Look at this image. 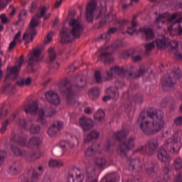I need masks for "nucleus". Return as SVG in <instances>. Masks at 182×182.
<instances>
[{"instance_id":"1","label":"nucleus","mask_w":182,"mask_h":182,"mask_svg":"<svg viewBox=\"0 0 182 182\" xmlns=\"http://www.w3.org/2000/svg\"><path fill=\"white\" fill-rule=\"evenodd\" d=\"M28 137L26 135H21L19 134L12 133L11 135L10 144L11 150L15 156L18 157H25L28 161H33L34 160H38L42 157V152L41 151H37L33 153H29L26 151H22L15 144H18V146H28L31 149H39L42 144V139L38 136H33L30 140L28 144L27 143ZM14 143L15 144H14Z\"/></svg>"},{"instance_id":"2","label":"nucleus","mask_w":182,"mask_h":182,"mask_svg":"<svg viewBox=\"0 0 182 182\" xmlns=\"http://www.w3.org/2000/svg\"><path fill=\"white\" fill-rule=\"evenodd\" d=\"M75 80L77 81V83L72 85L70 80L68 78H65L60 82L58 87L62 96L66 97L68 106L77 107L80 103L77 102V97H76L75 92H79V90L85 89L86 85H87V82L86 81L85 75L82 73L78 74Z\"/></svg>"},{"instance_id":"3","label":"nucleus","mask_w":182,"mask_h":182,"mask_svg":"<svg viewBox=\"0 0 182 182\" xmlns=\"http://www.w3.org/2000/svg\"><path fill=\"white\" fill-rule=\"evenodd\" d=\"M156 108H150L146 112H141L139 117L137 119L141 130L147 136L156 134L160 132V114Z\"/></svg>"},{"instance_id":"4","label":"nucleus","mask_w":182,"mask_h":182,"mask_svg":"<svg viewBox=\"0 0 182 182\" xmlns=\"http://www.w3.org/2000/svg\"><path fill=\"white\" fill-rule=\"evenodd\" d=\"M114 74L122 77H127V79H136L140 77V76H146V75L149 76L147 68L144 65L140 66L136 71H134V67L133 66H130L129 68H120L119 65H116L112 67L106 72L107 77L105 78V80H112Z\"/></svg>"},{"instance_id":"5","label":"nucleus","mask_w":182,"mask_h":182,"mask_svg":"<svg viewBox=\"0 0 182 182\" xmlns=\"http://www.w3.org/2000/svg\"><path fill=\"white\" fill-rule=\"evenodd\" d=\"M85 176L87 177L86 182H98L95 169L90 162L87 164L85 171L77 167L71 169L68 172L67 182H83Z\"/></svg>"},{"instance_id":"6","label":"nucleus","mask_w":182,"mask_h":182,"mask_svg":"<svg viewBox=\"0 0 182 182\" xmlns=\"http://www.w3.org/2000/svg\"><path fill=\"white\" fill-rule=\"evenodd\" d=\"M70 30L64 27L60 32L61 43H70L76 38H80L83 31V25L79 20L72 18L69 21Z\"/></svg>"},{"instance_id":"7","label":"nucleus","mask_w":182,"mask_h":182,"mask_svg":"<svg viewBox=\"0 0 182 182\" xmlns=\"http://www.w3.org/2000/svg\"><path fill=\"white\" fill-rule=\"evenodd\" d=\"M137 18L136 16H134L132 21L130 23V21L127 20H117V18L116 17V15L113 14V13H109L107 16H105L98 23L97 28L98 29H100V28H103L107 23H110V22H112L113 21L114 22H117L118 26L119 29H124L126 26H127L129 24L131 23V26H127V33L129 35H133L134 32L136 31L137 27V22L136 21V19Z\"/></svg>"},{"instance_id":"8","label":"nucleus","mask_w":182,"mask_h":182,"mask_svg":"<svg viewBox=\"0 0 182 182\" xmlns=\"http://www.w3.org/2000/svg\"><path fill=\"white\" fill-rule=\"evenodd\" d=\"M128 164L129 171H134V170L139 168L141 171L146 170V174L149 176V177H154V176H157V170H159L157 162L149 164L148 167L146 168V164H141L140 158H136L134 159H129L128 160Z\"/></svg>"},{"instance_id":"9","label":"nucleus","mask_w":182,"mask_h":182,"mask_svg":"<svg viewBox=\"0 0 182 182\" xmlns=\"http://www.w3.org/2000/svg\"><path fill=\"white\" fill-rule=\"evenodd\" d=\"M46 12H48V8L44 6L40 9V14H36L31 18L28 32L25 33L23 36V41H25V45L31 43V42L33 41V38L36 36V30H35V28L39 25V19L43 16H45Z\"/></svg>"},{"instance_id":"10","label":"nucleus","mask_w":182,"mask_h":182,"mask_svg":"<svg viewBox=\"0 0 182 182\" xmlns=\"http://www.w3.org/2000/svg\"><path fill=\"white\" fill-rule=\"evenodd\" d=\"M123 46H124V44L120 40L114 42L111 46L105 45L101 48V53L99 57L100 60L104 62V63H112L114 60L112 52L116 50V49H119V48H123Z\"/></svg>"},{"instance_id":"11","label":"nucleus","mask_w":182,"mask_h":182,"mask_svg":"<svg viewBox=\"0 0 182 182\" xmlns=\"http://www.w3.org/2000/svg\"><path fill=\"white\" fill-rule=\"evenodd\" d=\"M124 87V81L123 80H117L115 82V87H109L105 90L106 95L103 97V102L109 100H117L119 99V89Z\"/></svg>"},{"instance_id":"12","label":"nucleus","mask_w":182,"mask_h":182,"mask_svg":"<svg viewBox=\"0 0 182 182\" xmlns=\"http://www.w3.org/2000/svg\"><path fill=\"white\" fill-rule=\"evenodd\" d=\"M159 139L154 138L148 141L147 144L145 146H142L138 148L135 153H141L142 154H149V156H153L156 153L157 149H159Z\"/></svg>"},{"instance_id":"13","label":"nucleus","mask_w":182,"mask_h":182,"mask_svg":"<svg viewBox=\"0 0 182 182\" xmlns=\"http://www.w3.org/2000/svg\"><path fill=\"white\" fill-rule=\"evenodd\" d=\"M56 114V109L52 107H45L41 108L38 111V122L43 126V127H48L49 126V121L47 120L46 117H52Z\"/></svg>"},{"instance_id":"14","label":"nucleus","mask_w":182,"mask_h":182,"mask_svg":"<svg viewBox=\"0 0 182 182\" xmlns=\"http://www.w3.org/2000/svg\"><path fill=\"white\" fill-rule=\"evenodd\" d=\"M23 65V57L21 56L19 58L17 66H14L10 68V73L6 75L4 83L5 85L1 87V93H5L7 90H9V87H11V82H7L8 79H11V75H13L15 77L18 76V73H19V70H21V68Z\"/></svg>"},{"instance_id":"15","label":"nucleus","mask_w":182,"mask_h":182,"mask_svg":"<svg viewBox=\"0 0 182 182\" xmlns=\"http://www.w3.org/2000/svg\"><path fill=\"white\" fill-rule=\"evenodd\" d=\"M164 146L169 151L178 154L180 149H181V144L178 143V133H175L171 138L168 139Z\"/></svg>"},{"instance_id":"16","label":"nucleus","mask_w":182,"mask_h":182,"mask_svg":"<svg viewBox=\"0 0 182 182\" xmlns=\"http://www.w3.org/2000/svg\"><path fill=\"white\" fill-rule=\"evenodd\" d=\"M134 140H136V138L131 136L123 143H121L117 149V154L121 157H126L127 151L134 147Z\"/></svg>"},{"instance_id":"17","label":"nucleus","mask_w":182,"mask_h":182,"mask_svg":"<svg viewBox=\"0 0 182 182\" xmlns=\"http://www.w3.org/2000/svg\"><path fill=\"white\" fill-rule=\"evenodd\" d=\"M17 124L24 130H30L33 134H36L41 132V126L32 124V119H19Z\"/></svg>"},{"instance_id":"18","label":"nucleus","mask_w":182,"mask_h":182,"mask_svg":"<svg viewBox=\"0 0 182 182\" xmlns=\"http://www.w3.org/2000/svg\"><path fill=\"white\" fill-rule=\"evenodd\" d=\"M38 170L40 173H38L36 171L33 170L30 178H28V176L26 175L21 176L20 177L21 181V182H38V181H39V178H41V176H42V174H43V166H38Z\"/></svg>"},{"instance_id":"19","label":"nucleus","mask_w":182,"mask_h":182,"mask_svg":"<svg viewBox=\"0 0 182 182\" xmlns=\"http://www.w3.org/2000/svg\"><path fill=\"white\" fill-rule=\"evenodd\" d=\"M96 9H97V2L96 0H91L86 6L85 16L87 22H93Z\"/></svg>"},{"instance_id":"20","label":"nucleus","mask_w":182,"mask_h":182,"mask_svg":"<svg viewBox=\"0 0 182 182\" xmlns=\"http://www.w3.org/2000/svg\"><path fill=\"white\" fill-rule=\"evenodd\" d=\"M161 161L164 163L165 167L163 169L164 174H168L170 170H171V166L170 165V161L171 160V156L168 154L167 151L164 148H161Z\"/></svg>"},{"instance_id":"21","label":"nucleus","mask_w":182,"mask_h":182,"mask_svg":"<svg viewBox=\"0 0 182 182\" xmlns=\"http://www.w3.org/2000/svg\"><path fill=\"white\" fill-rule=\"evenodd\" d=\"M89 163H91L92 164V166L95 168V175H96V169L105 168V166H106L107 161L106 160V158L100 156V152L99 154L97 155V156L94 159L93 161H89L88 162L85 163V171H86V166Z\"/></svg>"},{"instance_id":"22","label":"nucleus","mask_w":182,"mask_h":182,"mask_svg":"<svg viewBox=\"0 0 182 182\" xmlns=\"http://www.w3.org/2000/svg\"><path fill=\"white\" fill-rule=\"evenodd\" d=\"M122 99L124 100H127V103H129L128 107H132V102H134L135 103L143 102V97H141V95L136 94L133 98H132L130 97V94H129V92H124L123 94Z\"/></svg>"},{"instance_id":"23","label":"nucleus","mask_w":182,"mask_h":182,"mask_svg":"<svg viewBox=\"0 0 182 182\" xmlns=\"http://www.w3.org/2000/svg\"><path fill=\"white\" fill-rule=\"evenodd\" d=\"M45 97L49 103H51V105H55V106L60 105V97L53 91H48L46 92Z\"/></svg>"},{"instance_id":"24","label":"nucleus","mask_w":182,"mask_h":182,"mask_svg":"<svg viewBox=\"0 0 182 182\" xmlns=\"http://www.w3.org/2000/svg\"><path fill=\"white\" fill-rule=\"evenodd\" d=\"M177 83V80H176V78H173L171 75L167 74L164 76L162 87L164 90H168L170 87H173L174 85Z\"/></svg>"},{"instance_id":"25","label":"nucleus","mask_w":182,"mask_h":182,"mask_svg":"<svg viewBox=\"0 0 182 182\" xmlns=\"http://www.w3.org/2000/svg\"><path fill=\"white\" fill-rule=\"evenodd\" d=\"M41 53H42V50L37 48L34 50L33 53L31 55L28 60V68H31L32 72H35L33 70V63L35 62H39L41 60Z\"/></svg>"},{"instance_id":"26","label":"nucleus","mask_w":182,"mask_h":182,"mask_svg":"<svg viewBox=\"0 0 182 182\" xmlns=\"http://www.w3.org/2000/svg\"><path fill=\"white\" fill-rule=\"evenodd\" d=\"M62 129H63V122L58 121L48 128L47 133L50 137H53V136H55L59 130H62Z\"/></svg>"},{"instance_id":"27","label":"nucleus","mask_w":182,"mask_h":182,"mask_svg":"<svg viewBox=\"0 0 182 182\" xmlns=\"http://www.w3.org/2000/svg\"><path fill=\"white\" fill-rule=\"evenodd\" d=\"M79 124L85 131L90 130V129L93 128V121L90 118L86 117L80 119Z\"/></svg>"},{"instance_id":"28","label":"nucleus","mask_w":182,"mask_h":182,"mask_svg":"<svg viewBox=\"0 0 182 182\" xmlns=\"http://www.w3.org/2000/svg\"><path fill=\"white\" fill-rule=\"evenodd\" d=\"M22 170V162L21 161H15L9 169V174L11 176H17Z\"/></svg>"},{"instance_id":"29","label":"nucleus","mask_w":182,"mask_h":182,"mask_svg":"<svg viewBox=\"0 0 182 182\" xmlns=\"http://www.w3.org/2000/svg\"><path fill=\"white\" fill-rule=\"evenodd\" d=\"M139 32L142 33L144 38H145L146 41H151V39H154V31L153 29L149 27H141L139 28Z\"/></svg>"},{"instance_id":"30","label":"nucleus","mask_w":182,"mask_h":182,"mask_svg":"<svg viewBox=\"0 0 182 182\" xmlns=\"http://www.w3.org/2000/svg\"><path fill=\"white\" fill-rule=\"evenodd\" d=\"M120 180V175L117 172H112L107 174L101 179V182H119Z\"/></svg>"},{"instance_id":"31","label":"nucleus","mask_w":182,"mask_h":182,"mask_svg":"<svg viewBox=\"0 0 182 182\" xmlns=\"http://www.w3.org/2000/svg\"><path fill=\"white\" fill-rule=\"evenodd\" d=\"M127 134H129V129L122 128V130L114 133V139L117 141H122L123 139L127 137Z\"/></svg>"},{"instance_id":"32","label":"nucleus","mask_w":182,"mask_h":182,"mask_svg":"<svg viewBox=\"0 0 182 182\" xmlns=\"http://www.w3.org/2000/svg\"><path fill=\"white\" fill-rule=\"evenodd\" d=\"M23 108L26 114L36 113L39 109V105H38V102L33 101L31 105H24Z\"/></svg>"},{"instance_id":"33","label":"nucleus","mask_w":182,"mask_h":182,"mask_svg":"<svg viewBox=\"0 0 182 182\" xmlns=\"http://www.w3.org/2000/svg\"><path fill=\"white\" fill-rule=\"evenodd\" d=\"M14 119H16V114H11L9 119H6L1 124V127L0 129V133H1V134H4L6 132L8 125L11 122H14Z\"/></svg>"},{"instance_id":"34","label":"nucleus","mask_w":182,"mask_h":182,"mask_svg":"<svg viewBox=\"0 0 182 182\" xmlns=\"http://www.w3.org/2000/svg\"><path fill=\"white\" fill-rule=\"evenodd\" d=\"M116 32H117V28L111 27L108 29L107 33H105L100 36L98 41H102V39L109 41L110 39V35H113V33H116Z\"/></svg>"},{"instance_id":"35","label":"nucleus","mask_w":182,"mask_h":182,"mask_svg":"<svg viewBox=\"0 0 182 182\" xmlns=\"http://www.w3.org/2000/svg\"><path fill=\"white\" fill-rule=\"evenodd\" d=\"M100 152L99 151H95L93 146H89L85 151V157H91V159H95L97 156H99Z\"/></svg>"},{"instance_id":"36","label":"nucleus","mask_w":182,"mask_h":182,"mask_svg":"<svg viewBox=\"0 0 182 182\" xmlns=\"http://www.w3.org/2000/svg\"><path fill=\"white\" fill-rule=\"evenodd\" d=\"M156 45L158 49H160V39L158 38L154 42L145 44L146 55H149V52H150Z\"/></svg>"},{"instance_id":"37","label":"nucleus","mask_w":182,"mask_h":182,"mask_svg":"<svg viewBox=\"0 0 182 182\" xmlns=\"http://www.w3.org/2000/svg\"><path fill=\"white\" fill-rule=\"evenodd\" d=\"M68 147L73 149V147H75V141L63 140V141H61L59 144V146L60 147V149H62L63 151L66 150V148L68 147Z\"/></svg>"},{"instance_id":"38","label":"nucleus","mask_w":182,"mask_h":182,"mask_svg":"<svg viewBox=\"0 0 182 182\" xmlns=\"http://www.w3.org/2000/svg\"><path fill=\"white\" fill-rule=\"evenodd\" d=\"M88 95L92 100H95V99H97V97H99V95H100V90L99 87H92L90 90Z\"/></svg>"},{"instance_id":"39","label":"nucleus","mask_w":182,"mask_h":182,"mask_svg":"<svg viewBox=\"0 0 182 182\" xmlns=\"http://www.w3.org/2000/svg\"><path fill=\"white\" fill-rule=\"evenodd\" d=\"M169 46L170 39L164 36H161L160 39V49H167Z\"/></svg>"},{"instance_id":"40","label":"nucleus","mask_w":182,"mask_h":182,"mask_svg":"<svg viewBox=\"0 0 182 182\" xmlns=\"http://www.w3.org/2000/svg\"><path fill=\"white\" fill-rule=\"evenodd\" d=\"M179 43L178 41L173 40V41H170L169 40V52L170 53H173L177 50H180V48L178 47Z\"/></svg>"},{"instance_id":"41","label":"nucleus","mask_w":182,"mask_h":182,"mask_svg":"<svg viewBox=\"0 0 182 182\" xmlns=\"http://www.w3.org/2000/svg\"><path fill=\"white\" fill-rule=\"evenodd\" d=\"M105 111L103 110H98L94 115V119L96 122H99L100 123H103L105 122Z\"/></svg>"},{"instance_id":"42","label":"nucleus","mask_w":182,"mask_h":182,"mask_svg":"<svg viewBox=\"0 0 182 182\" xmlns=\"http://www.w3.org/2000/svg\"><path fill=\"white\" fill-rule=\"evenodd\" d=\"M31 83H32V78L31 77L21 78L20 80L16 82V85L17 86H19V87L29 86Z\"/></svg>"},{"instance_id":"43","label":"nucleus","mask_w":182,"mask_h":182,"mask_svg":"<svg viewBox=\"0 0 182 182\" xmlns=\"http://www.w3.org/2000/svg\"><path fill=\"white\" fill-rule=\"evenodd\" d=\"M99 136L100 134L97 131H91L90 133L84 139V141L85 143H87V141H90L95 139H97Z\"/></svg>"},{"instance_id":"44","label":"nucleus","mask_w":182,"mask_h":182,"mask_svg":"<svg viewBox=\"0 0 182 182\" xmlns=\"http://www.w3.org/2000/svg\"><path fill=\"white\" fill-rule=\"evenodd\" d=\"M173 167L176 171H180L182 168V158L178 156L173 161Z\"/></svg>"},{"instance_id":"45","label":"nucleus","mask_w":182,"mask_h":182,"mask_svg":"<svg viewBox=\"0 0 182 182\" xmlns=\"http://www.w3.org/2000/svg\"><path fill=\"white\" fill-rule=\"evenodd\" d=\"M169 75H171V76H172L176 80H177V79H180L182 76L181 70L178 68H174Z\"/></svg>"},{"instance_id":"46","label":"nucleus","mask_w":182,"mask_h":182,"mask_svg":"<svg viewBox=\"0 0 182 182\" xmlns=\"http://www.w3.org/2000/svg\"><path fill=\"white\" fill-rule=\"evenodd\" d=\"M48 166L50 167H62L63 166V161L61 160L51 159L48 162Z\"/></svg>"},{"instance_id":"47","label":"nucleus","mask_w":182,"mask_h":182,"mask_svg":"<svg viewBox=\"0 0 182 182\" xmlns=\"http://www.w3.org/2000/svg\"><path fill=\"white\" fill-rule=\"evenodd\" d=\"M114 145H113V143L110 141V140H108L105 146V150L107 153H109V154H112L114 151Z\"/></svg>"},{"instance_id":"48","label":"nucleus","mask_w":182,"mask_h":182,"mask_svg":"<svg viewBox=\"0 0 182 182\" xmlns=\"http://www.w3.org/2000/svg\"><path fill=\"white\" fill-rule=\"evenodd\" d=\"M48 58L50 62H53L56 59L57 54L56 52H55V48L53 47H50L48 50Z\"/></svg>"},{"instance_id":"49","label":"nucleus","mask_w":182,"mask_h":182,"mask_svg":"<svg viewBox=\"0 0 182 182\" xmlns=\"http://www.w3.org/2000/svg\"><path fill=\"white\" fill-rule=\"evenodd\" d=\"M94 77L96 83H103V77H102V73L99 70L95 72Z\"/></svg>"},{"instance_id":"50","label":"nucleus","mask_w":182,"mask_h":182,"mask_svg":"<svg viewBox=\"0 0 182 182\" xmlns=\"http://www.w3.org/2000/svg\"><path fill=\"white\" fill-rule=\"evenodd\" d=\"M9 111L8 110V107H3L0 108V119L1 117H5V116H8Z\"/></svg>"},{"instance_id":"51","label":"nucleus","mask_w":182,"mask_h":182,"mask_svg":"<svg viewBox=\"0 0 182 182\" xmlns=\"http://www.w3.org/2000/svg\"><path fill=\"white\" fill-rule=\"evenodd\" d=\"M28 16V11L22 10L18 14V21L21 22Z\"/></svg>"},{"instance_id":"52","label":"nucleus","mask_w":182,"mask_h":182,"mask_svg":"<svg viewBox=\"0 0 182 182\" xmlns=\"http://www.w3.org/2000/svg\"><path fill=\"white\" fill-rule=\"evenodd\" d=\"M5 157H6V151H0V167L4 164V161H5Z\"/></svg>"},{"instance_id":"53","label":"nucleus","mask_w":182,"mask_h":182,"mask_svg":"<svg viewBox=\"0 0 182 182\" xmlns=\"http://www.w3.org/2000/svg\"><path fill=\"white\" fill-rule=\"evenodd\" d=\"M173 53L176 59H177L178 60H182V53L178 52V50H176V51H174Z\"/></svg>"},{"instance_id":"54","label":"nucleus","mask_w":182,"mask_h":182,"mask_svg":"<svg viewBox=\"0 0 182 182\" xmlns=\"http://www.w3.org/2000/svg\"><path fill=\"white\" fill-rule=\"evenodd\" d=\"M37 7H38V4L36 3V1H33L30 9L31 14H33V12H35V10L36 9Z\"/></svg>"},{"instance_id":"55","label":"nucleus","mask_w":182,"mask_h":182,"mask_svg":"<svg viewBox=\"0 0 182 182\" xmlns=\"http://www.w3.org/2000/svg\"><path fill=\"white\" fill-rule=\"evenodd\" d=\"M21 32H18V33L15 35V36H14L13 41H14V42H17V43H21Z\"/></svg>"},{"instance_id":"56","label":"nucleus","mask_w":182,"mask_h":182,"mask_svg":"<svg viewBox=\"0 0 182 182\" xmlns=\"http://www.w3.org/2000/svg\"><path fill=\"white\" fill-rule=\"evenodd\" d=\"M173 182H182V171L176 176Z\"/></svg>"},{"instance_id":"57","label":"nucleus","mask_w":182,"mask_h":182,"mask_svg":"<svg viewBox=\"0 0 182 182\" xmlns=\"http://www.w3.org/2000/svg\"><path fill=\"white\" fill-rule=\"evenodd\" d=\"M174 124L176 126H181L182 125V117H178L174 120Z\"/></svg>"},{"instance_id":"58","label":"nucleus","mask_w":182,"mask_h":182,"mask_svg":"<svg viewBox=\"0 0 182 182\" xmlns=\"http://www.w3.org/2000/svg\"><path fill=\"white\" fill-rule=\"evenodd\" d=\"M51 181H52V178H51L50 174L46 173L44 176V178L43 179V182H51Z\"/></svg>"},{"instance_id":"59","label":"nucleus","mask_w":182,"mask_h":182,"mask_svg":"<svg viewBox=\"0 0 182 182\" xmlns=\"http://www.w3.org/2000/svg\"><path fill=\"white\" fill-rule=\"evenodd\" d=\"M124 58H129L133 55V50H128L123 53Z\"/></svg>"},{"instance_id":"60","label":"nucleus","mask_w":182,"mask_h":182,"mask_svg":"<svg viewBox=\"0 0 182 182\" xmlns=\"http://www.w3.org/2000/svg\"><path fill=\"white\" fill-rule=\"evenodd\" d=\"M52 36H53V33H49L47 36V39L44 41L46 45H48L52 41Z\"/></svg>"},{"instance_id":"61","label":"nucleus","mask_w":182,"mask_h":182,"mask_svg":"<svg viewBox=\"0 0 182 182\" xmlns=\"http://www.w3.org/2000/svg\"><path fill=\"white\" fill-rule=\"evenodd\" d=\"M143 59L141 55H134L132 56V60L134 62H140Z\"/></svg>"},{"instance_id":"62","label":"nucleus","mask_w":182,"mask_h":182,"mask_svg":"<svg viewBox=\"0 0 182 182\" xmlns=\"http://www.w3.org/2000/svg\"><path fill=\"white\" fill-rule=\"evenodd\" d=\"M16 43H18L13 40L9 44V50H12V49H14L15 46H16Z\"/></svg>"},{"instance_id":"63","label":"nucleus","mask_w":182,"mask_h":182,"mask_svg":"<svg viewBox=\"0 0 182 182\" xmlns=\"http://www.w3.org/2000/svg\"><path fill=\"white\" fill-rule=\"evenodd\" d=\"M177 16H178V15L177 14H173L169 18H168V22L169 23H171V22H173V21H174L175 19L177 18Z\"/></svg>"},{"instance_id":"64","label":"nucleus","mask_w":182,"mask_h":182,"mask_svg":"<svg viewBox=\"0 0 182 182\" xmlns=\"http://www.w3.org/2000/svg\"><path fill=\"white\" fill-rule=\"evenodd\" d=\"M127 182H141L140 178L135 177L133 179H129Z\"/></svg>"}]
</instances>
